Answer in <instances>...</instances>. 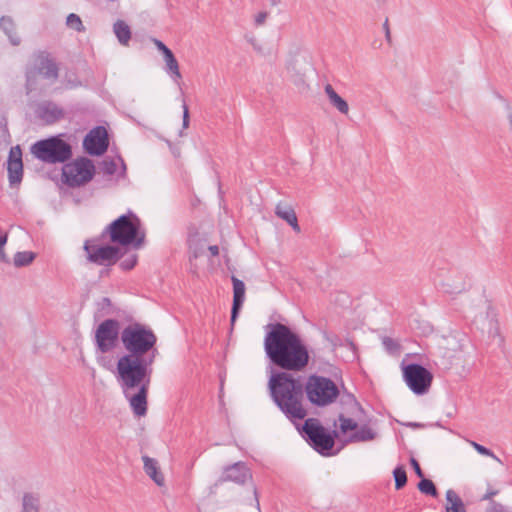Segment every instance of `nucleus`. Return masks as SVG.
<instances>
[{
	"label": "nucleus",
	"mask_w": 512,
	"mask_h": 512,
	"mask_svg": "<svg viewBox=\"0 0 512 512\" xmlns=\"http://www.w3.org/2000/svg\"><path fill=\"white\" fill-rule=\"evenodd\" d=\"M120 339L128 354L119 358L117 373L126 387H132L151 374L157 337L150 327L131 322L121 330Z\"/></svg>",
	"instance_id": "obj_1"
},
{
	"label": "nucleus",
	"mask_w": 512,
	"mask_h": 512,
	"mask_svg": "<svg viewBox=\"0 0 512 512\" xmlns=\"http://www.w3.org/2000/svg\"><path fill=\"white\" fill-rule=\"evenodd\" d=\"M264 351L270 363L281 370L298 372L309 363L308 348L301 337L279 322L265 326Z\"/></svg>",
	"instance_id": "obj_2"
},
{
	"label": "nucleus",
	"mask_w": 512,
	"mask_h": 512,
	"mask_svg": "<svg viewBox=\"0 0 512 512\" xmlns=\"http://www.w3.org/2000/svg\"><path fill=\"white\" fill-rule=\"evenodd\" d=\"M270 396L280 411L291 421L302 420L307 412L302 405L304 385L289 371L273 372L268 381Z\"/></svg>",
	"instance_id": "obj_3"
},
{
	"label": "nucleus",
	"mask_w": 512,
	"mask_h": 512,
	"mask_svg": "<svg viewBox=\"0 0 512 512\" xmlns=\"http://www.w3.org/2000/svg\"><path fill=\"white\" fill-rule=\"evenodd\" d=\"M341 412L338 415L340 431L345 434L348 431H355L349 437V441L367 442L374 440L377 433L365 424L367 415L363 407L354 397L347 393L340 397Z\"/></svg>",
	"instance_id": "obj_4"
},
{
	"label": "nucleus",
	"mask_w": 512,
	"mask_h": 512,
	"mask_svg": "<svg viewBox=\"0 0 512 512\" xmlns=\"http://www.w3.org/2000/svg\"><path fill=\"white\" fill-rule=\"evenodd\" d=\"M104 233L109 234L113 243L123 246L133 245L136 248L144 244L146 236L140 218L130 210L109 224Z\"/></svg>",
	"instance_id": "obj_5"
},
{
	"label": "nucleus",
	"mask_w": 512,
	"mask_h": 512,
	"mask_svg": "<svg viewBox=\"0 0 512 512\" xmlns=\"http://www.w3.org/2000/svg\"><path fill=\"white\" fill-rule=\"evenodd\" d=\"M37 77H42L50 84L59 77V66L52 55L47 51H38L32 56L31 66L26 70V89L30 93L37 89Z\"/></svg>",
	"instance_id": "obj_6"
},
{
	"label": "nucleus",
	"mask_w": 512,
	"mask_h": 512,
	"mask_svg": "<svg viewBox=\"0 0 512 512\" xmlns=\"http://www.w3.org/2000/svg\"><path fill=\"white\" fill-rule=\"evenodd\" d=\"M31 153L43 163H65L72 157V147L60 136H52L34 143Z\"/></svg>",
	"instance_id": "obj_7"
},
{
	"label": "nucleus",
	"mask_w": 512,
	"mask_h": 512,
	"mask_svg": "<svg viewBox=\"0 0 512 512\" xmlns=\"http://www.w3.org/2000/svg\"><path fill=\"white\" fill-rule=\"evenodd\" d=\"M302 435L308 444L322 456L333 455L337 432H328L316 418H308L302 426Z\"/></svg>",
	"instance_id": "obj_8"
},
{
	"label": "nucleus",
	"mask_w": 512,
	"mask_h": 512,
	"mask_svg": "<svg viewBox=\"0 0 512 512\" xmlns=\"http://www.w3.org/2000/svg\"><path fill=\"white\" fill-rule=\"evenodd\" d=\"M304 391L308 400L317 406L329 405L339 396L337 385L330 378L318 375L308 378Z\"/></svg>",
	"instance_id": "obj_9"
},
{
	"label": "nucleus",
	"mask_w": 512,
	"mask_h": 512,
	"mask_svg": "<svg viewBox=\"0 0 512 512\" xmlns=\"http://www.w3.org/2000/svg\"><path fill=\"white\" fill-rule=\"evenodd\" d=\"M83 249L86 253L87 261L104 267H111L122 257V251L119 247L112 245H101L98 239H88L84 242Z\"/></svg>",
	"instance_id": "obj_10"
},
{
	"label": "nucleus",
	"mask_w": 512,
	"mask_h": 512,
	"mask_svg": "<svg viewBox=\"0 0 512 512\" xmlns=\"http://www.w3.org/2000/svg\"><path fill=\"white\" fill-rule=\"evenodd\" d=\"M402 376L407 387L415 395L426 394L432 384L433 375L423 365L418 363H401Z\"/></svg>",
	"instance_id": "obj_11"
},
{
	"label": "nucleus",
	"mask_w": 512,
	"mask_h": 512,
	"mask_svg": "<svg viewBox=\"0 0 512 512\" xmlns=\"http://www.w3.org/2000/svg\"><path fill=\"white\" fill-rule=\"evenodd\" d=\"M95 174L92 160L80 157L66 163L62 168L64 182L70 187H79L89 182Z\"/></svg>",
	"instance_id": "obj_12"
},
{
	"label": "nucleus",
	"mask_w": 512,
	"mask_h": 512,
	"mask_svg": "<svg viewBox=\"0 0 512 512\" xmlns=\"http://www.w3.org/2000/svg\"><path fill=\"white\" fill-rule=\"evenodd\" d=\"M118 381L123 389L125 397L128 398L131 409L136 416H144L147 412V393L150 383V374L141 382L132 387H126L123 380L117 376Z\"/></svg>",
	"instance_id": "obj_13"
},
{
	"label": "nucleus",
	"mask_w": 512,
	"mask_h": 512,
	"mask_svg": "<svg viewBox=\"0 0 512 512\" xmlns=\"http://www.w3.org/2000/svg\"><path fill=\"white\" fill-rule=\"evenodd\" d=\"M116 319L102 321L95 331V345L101 353L112 351L118 342L121 331Z\"/></svg>",
	"instance_id": "obj_14"
},
{
	"label": "nucleus",
	"mask_w": 512,
	"mask_h": 512,
	"mask_svg": "<svg viewBox=\"0 0 512 512\" xmlns=\"http://www.w3.org/2000/svg\"><path fill=\"white\" fill-rule=\"evenodd\" d=\"M83 146L88 154L100 156L104 154L109 146L108 133L105 127H94L85 136Z\"/></svg>",
	"instance_id": "obj_15"
},
{
	"label": "nucleus",
	"mask_w": 512,
	"mask_h": 512,
	"mask_svg": "<svg viewBox=\"0 0 512 512\" xmlns=\"http://www.w3.org/2000/svg\"><path fill=\"white\" fill-rule=\"evenodd\" d=\"M7 172L10 187L18 186L23 178L22 152L19 146L10 149L7 161Z\"/></svg>",
	"instance_id": "obj_16"
},
{
	"label": "nucleus",
	"mask_w": 512,
	"mask_h": 512,
	"mask_svg": "<svg viewBox=\"0 0 512 512\" xmlns=\"http://www.w3.org/2000/svg\"><path fill=\"white\" fill-rule=\"evenodd\" d=\"M252 478V474L248 466L242 462H236L232 465L225 467L221 480L224 482L230 481L238 485H243L247 480Z\"/></svg>",
	"instance_id": "obj_17"
},
{
	"label": "nucleus",
	"mask_w": 512,
	"mask_h": 512,
	"mask_svg": "<svg viewBox=\"0 0 512 512\" xmlns=\"http://www.w3.org/2000/svg\"><path fill=\"white\" fill-rule=\"evenodd\" d=\"M36 114L46 124H54L64 117V110L53 101H43L37 105Z\"/></svg>",
	"instance_id": "obj_18"
},
{
	"label": "nucleus",
	"mask_w": 512,
	"mask_h": 512,
	"mask_svg": "<svg viewBox=\"0 0 512 512\" xmlns=\"http://www.w3.org/2000/svg\"><path fill=\"white\" fill-rule=\"evenodd\" d=\"M231 281L233 285V303L230 322L233 327L244 304L246 288L244 282L234 275L231 277Z\"/></svg>",
	"instance_id": "obj_19"
},
{
	"label": "nucleus",
	"mask_w": 512,
	"mask_h": 512,
	"mask_svg": "<svg viewBox=\"0 0 512 512\" xmlns=\"http://www.w3.org/2000/svg\"><path fill=\"white\" fill-rule=\"evenodd\" d=\"M118 165H120L119 177H126V164L120 155L115 157H105L101 162V170L104 174L112 176L117 172Z\"/></svg>",
	"instance_id": "obj_20"
},
{
	"label": "nucleus",
	"mask_w": 512,
	"mask_h": 512,
	"mask_svg": "<svg viewBox=\"0 0 512 512\" xmlns=\"http://www.w3.org/2000/svg\"><path fill=\"white\" fill-rule=\"evenodd\" d=\"M143 468L145 473L155 482L158 486H163L165 479L163 473L159 469L156 459L147 455L142 456Z\"/></svg>",
	"instance_id": "obj_21"
},
{
	"label": "nucleus",
	"mask_w": 512,
	"mask_h": 512,
	"mask_svg": "<svg viewBox=\"0 0 512 512\" xmlns=\"http://www.w3.org/2000/svg\"><path fill=\"white\" fill-rule=\"evenodd\" d=\"M0 29L5 33L13 46H18L21 43V38L16 33L15 23L11 17L2 16L0 18Z\"/></svg>",
	"instance_id": "obj_22"
},
{
	"label": "nucleus",
	"mask_w": 512,
	"mask_h": 512,
	"mask_svg": "<svg viewBox=\"0 0 512 512\" xmlns=\"http://www.w3.org/2000/svg\"><path fill=\"white\" fill-rule=\"evenodd\" d=\"M325 93L333 107H335L342 114L348 113V103L333 89L330 84L325 86Z\"/></svg>",
	"instance_id": "obj_23"
},
{
	"label": "nucleus",
	"mask_w": 512,
	"mask_h": 512,
	"mask_svg": "<svg viewBox=\"0 0 512 512\" xmlns=\"http://www.w3.org/2000/svg\"><path fill=\"white\" fill-rule=\"evenodd\" d=\"M275 213L279 218L285 220L296 232H300L297 216L291 207L278 204L275 208Z\"/></svg>",
	"instance_id": "obj_24"
},
{
	"label": "nucleus",
	"mask_w": 512,
	"mask_h": 512,
	"mask_svg": "<svg viewBox=\"0 0 512 512\" xmlns=\"http://www.w3.org/2000/svg\"><path fill=\"white\" fill-rule=\"evenodd\" d=\"M21 512H40V496L34 492H25L22 496Z\"/></svg>",
	"instance_id": "obj_25"
},
{
	"label": "nucleus",
	"mask_w": 512,
	"mask_h": 512,
	"mask_svg": "<svg viewBox=\"0 0 512 512\" xmlns=\"http://www.w3.org/2000/svg\"><path fill=\"white\" fill-rule=\"evenodd\" d=\"M165 61V72L170 76V78L179 85V80L181 79L182 75L179 70V64L177 59L175 58L174 54L168 53L164 56Z\"/></svg>",
	"instance_id": "obj_26"
},
{
	"label": "nucleus",
	"mask_w": 512,
	"mask_h": 512,
	"mask_svg": "<svg viewBox=\"0 0 512 512\" xmlns=\"http://www.w3.org/2000/svg\"><path fill=\"white\" fill-rule=\"evenodd\" d=\"M113 31L122 45H127L131 39V30L123 20H117L113 25Z\"/></svg>",
	"instance_id": "obj_27"
},
{
	"label": "nucleus",
	"mask_w": 512,
	"mask_h": 512,
	"mask_svg": "<svg viewBox=\"0 0 512 512\" xmlns=\"http://www.w3.org/2000/svg\"><path fill=\"white\" fill-rule=\"evenodd\" d=\"M446 512H466L465 506L461 498L452 489L446 492Z\"/></svg>",
	"instance_id": "obj_28"
},
{
	"label": "nucleus",
	"mask_w": 512,
	"mask_h": 512,
	"mask_svg": "<svg viewBox=\"0 0 512 512\" xmlns=\"http://www.w3.org/2000/svg\"><path fill=\"white\" fill-rule=\"evenodd\" d=\"M36 255L31 251H19L16 252L13 258V263L15 267H24L28 266L33 262Z\"/></svg>",
	"instance_id": "obj_29"
},
{
	"label": "nucleus",
	"mask_w": 512,
	"mask_h": 512,
	"mask_svg": "<svg viewBox=\"0 0 512 512\" xmlns=\"http://www.w3.org/2000/svg\"><path fill=\"white\" fill-rule=\"evenodd\" d=\"M66 25L69 29H72L76 32H85V30H86L80 16L75 13H70L67 16Z\"/></svg>",
	"instance_id": "obj_30"
},
{
	"label": "nucleus",
	"mask_w": 512,
	"mask_h": 512,
	"mask_svg": "<svg viewBox=\"0 0 512 512\" xmlns=\"http://www.w3.org/2000/svg\"><path fill=\"white\" fill-rule=\"evenodd\" d=\"M382 345L384 346L385 350L391 354V355H398L401 351V346L398 341L395 339L384 336L381 338Z\"/></svg>",
	"instance_id": "obj_31"
},
{
	"label": "nucleus",
	"mask_w": 512,
	"mask_h": 512,
	"mask_svg": "<svg viewBox=\"0 0 512 512\" xmlns=\"http://www.w3.org/2000/svg\"><path fill=\"white\" fill-rule=\"evenodd\" d=\"M418 489L423 494L430 495L432 497L437 496V489L430 479H426L424 477L421 478L418 483Z\"/></svg>",
	"instance_id": "obj_32"
},
{
	"label": "nucleus",
	"mask_w": 512,
	"mask_h": 512,
	"mask_svg": "<svg viewBox=\"0 0 512 512\" xmlns=\"http://www.w3.org/2000/svg\"><path fill=\"white\" fill-rule=\"evenodd\" d=\"M393 476L395 480V488L397 490L403 488L407 482V475L404 468L401 466L396 467L393 471Z\"/></svg>",
	"instance_id": "obj_33"
},
{
	"label": "nucleus",
	"mask_w": 512,
	"mask_h": 512,
	"mask_svg": "<svg viewBox=\"0 0 512 512\" xmlns=\"http://www.w3.org/2000/svg\"><path fill=\"white\" fill-rule=\"evenodd\" d=\"M470 444L480 455L488 456V457H491V458L499 461V458L493 453V451H491L487 447H485L475 441H470Z\"/></svg>",
	"instance_id": "obj_34"
},
{
	"label": "nucleus",
	"mask_w": 512,
	"mask_h": 512,
	"mask_svg": "<svg viewBox=\"0 0 512 512\" xmlns=\"http://www.w3.org/2000/svg\"><path fill=\"white\" fill-rule=\"evenodd\" d=\"M136 263H137V255L132 254L129 257L122 260L120 262L119 266L123 271H129L135 267Z\"/></svg>",
	"instance_id": "obj_35"
},
{
	"label": "nucleus",
	"mask_w": 512,
	"mask_h": 512,
	"mask_svg": "<svg viewBox=\"0 0 512 512\" xmlns=\"http://www.w3.org/2000/svg\"><path fill=\"white\" fill-rule=\"evenodd\" d=\"M154 45L157 47L159 51L162 52L163 57L167 55L168 53H171L172 51L160 40L154 38L153 40Z\"/></svg>",
	"instance_id": "obj_36"
},
{
	"label": "nucleus",
	"mask_w": 512,
	"mask_h": 512,
	"mask_svg": "<svg viewBox=\"0 0 512 512\" xmlns=\"http://www.w3.org/2000/svg\"><path fill=\"white\" fill-rule=\"evenodd\" d=\"M267 16H268L267 12H264V11H261L258 14H256V16L254 18L255 25L256 26L263 25L267 19Z\"/></svg>",
	"instance_id": "obj_37"
},
{
	"label": "nucleus",
	"mask_w": 512,
	"mask_h": 512,
	"mask_svg": "<svg viewBox=\"0 0 512 512\" xmlns=\"http://www.w3.org/2000/svg\"><path fill=\"white\" fill-rule=\"evenodd\" d=\"M183 108V128H187L189 125V110L188 106L186 105L185 101L182 105Z\"/></svg>",
	"instance_id": "obj_38"
},
{
	"label": "nucleus",
	"mask_w": 512,
	"mask_h": 512,
	"mask_svg": "<svg viewBox=\"0 0 512 512\" xmlns=\"http://www.w3.org/2000/svg\"><path fill=\"white\" fill-rule=\"evenodd\" d=\"M411 465L414 469V472L415 474L420 477V478H423L424 477V474H423V471L419 465V463L417 462V460H415L414 458L411 459Z\"/></svg>",
	"instance_id": "obj_39"
},
{
	"label": "nucleus",
	"mask_w": 512,
	"mask_h": 512,
	"mask_svg": "<svg viewBox=\"0 0 512 512\" xmlns=\"http://www.w3.org/2000/svg\"><path fill=\"white\" fill-rule=\"evenodd\" d=\"M487 512H507L503 505L499 503L492 502L491 507L488 509Z\"/></svg>",
	"instance_id": "obj_40"
},
{
	"label": "nucleus",
	"mask_w": 512,
	"mask_h": 512,
	"mask_svg": "<svg viewBox=\"0 0 512 512\" xmlns=\"http://www.w3.org/2000/svg\"><path fill=\"white\" fill-rule=\"evenodd\" d=\"M465 289H466V283H465V282H463V283H461V284L454 285V286L452 287L451 292H452V293H460L461 291H463V290H465Z\"/></svg>",
	"instance_id": "obj_41"
},
{
	"label": "nucleus",
	"mask_w": 512,
	"mask_h": 512,
	"mask_svg": "<svg viewBox=\"0 0 512 512\" xmlns=\"http://www.w3.org/2000/svg\"><path fill=\"white\" fill-rule=\"evenodd\" d=\"M0 262L8 263L9 259L4 251V247L0 246Z\"/></svg>",
	"instance_id": "obj_42"
},
{
	"label": "nucleus",
	"mask_w": 512,
	"mask_h": 512,
	"mask_svg": "<svg viewBox=\"0 0 512 512\" xmlns=\"http://www.w3.org/2000/svg\"><path fill=\"white\" fill-rule=\"evenodd\" d=\"M249 41H250L251 45L253 46L254 50H256L259 53L262 52L261 45L254 38H251Z\"/></svg>",
	"instance_id": "obj_43"
},
{
	"label": "nucleus",
	"mask_w": 512,
	"mask_h": 512,
	"mask_svg": "<svg viewBox=\"0 0 512 512\" xmlns=\"http://www.w3.org/2000/svg\"><path fill=\"white\" fill-rule=\"evenodd\" d=\"M208 250L211 256H217L219 254V247L217 245H210Z\"/></svg>",
	"instance_id": "obj_44"
},
{
	"label": "nucleus",
	"mask_w": 512,
	"mask_h": 512,
	"mask_svg": "<svg viewBox=\"0 0 512 512\" xmlns=\"http://www.w3.org/2000/svg\"><path fill=\"white\" fill-rule=\"evenodd\" d=\"M7 240H8L7 233L1 234L0 235V246L4 247L6 245V243H7Z\"/></svg>",
	"instance_id": "obj_45"
},
{
	"label": "nucleus",
	"mask_w": 512,
	"mask_h": 512,
	"mask_svg": "<svg viewBox=\"0 0 512 512\" xmlns=\"http://www.w3.org/2000/svg\"><path fill=\"white\" fill-rule=\"evenodd\" d=\"M496 491H488L483 497L482 499L483 500H488L490 498H492L494 495H496Z\"/></svg>",
	"instance_id": "obj_46"
},
{
	"label": "nucleus",
	"mask_w": 512,
	"mask_h": 512,
	"mask_svg": "<svg viewBox=\"0 0 512 512\" xmlns=\"http://www.w3.org/2000/svg\"><path fill=\"white\" fill-rule=\"evenodd\" d=\"M384 29L386 30V37L389 39L390 31H389V28H388V21L387 20L384 23Z\"/></svg>",
	"instance_id": "obj_47"
},
{
	"label": "nucleus",
	"mask_w": 512,
	"mask_h": 512,
	"mask_svg": "<svg viewBox=\"0 0 512 512\" xmlns=\"http://www.w3.org/2000/svg\"><path fill=\"white\" fill-rule=\"evenodd\" d=\"M408 426L410 427H420L419 423H409Z\"/></svg>",
	"instance_id": "obj_48"
},
{
	"label": "nucleus",
	"mask_w": 512,
	"mask_h": 512,
	"mask_svg": "<svg viewBox=\"0 0 512 512\" xmlns=\"http://www.w3.org/2000/svg\"><path fill=\"white\" fill-rule=\"evenodd\" d=\"M193 256H194V258H197L198 257V253L194 252Z\"/></svg>",
	"instance_id": "obj_49"
}]
</instances>
